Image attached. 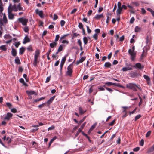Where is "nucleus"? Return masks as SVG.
Returning <instances> with one entry per match:
<instances>
[{
	"instance_id": "obj_1",
	"label": "nucleus",
	"mask_w": 154,
	"mask_h": 154,
	"mask_svg": "<svg viewBox=\"0 0 154 154\" xmlns=\"http://www.w3.org/2000/svg\"><path fill=\"white\" fill-rule=\"evenodd\" d=\"M9 6H11L10 8H11V11L17 12L18 11H24V9L22 7L21 4L20 3H19L17 5L14 4L12 6H11V4H10Z\"/></svg>"
},
{
	"instance_id": "obj_2",
	"label": "nucleus",
	"mask_w": 154,
	"mask_h": 154,
	"mask_svg": "<svg viewBox=\"0 0 154 154\" xmlns=\"http://www.w3.org/2000/svg\"><path fill=\"white\" fill-rule=\"evenodd\" d=\"M127 88L132 89L134 91H137L136 88H137L140 90H141V88L140 86L137 85L135 84L132 83H129L126 85Z\"/></svg>"
},
{
	"instance_id": "obj_3",
	"label": "nucleus",
	"mask_w": 154,
	"mask_h": 154,
	"mask_svg": "<svg viewBox=\"0 0 154 154\" xmlns=\"http://www.w3.org/2000/svg\"><path fill=\"white\" fill-rule=\"evenodd\" d=\"M8 23V20L6 17L5 13H4L3 19L0 18V28L2 30L3 29L2 26H5Z\"/></svg>"
},
{
	"instance_id": "obj_4",
	"label": "nucleus",
	"mask_w": 154,
	"mask_h": 154,
	"mask_svg": "<svg viewBox=\"0 0 154 154\" xmlns=\"http://www.w3.org/2000/svg\"><path fill=\"white\" fill-rule=\"evenodd\" d=\"M135 47L133 46L132 49H130L128 50V53L131 55V59L132 61L134 60L135 57L136 56V53L134 51Z\"/></svg>"
},
{
	"instance_id": "obj_5",
	"label": "nucleus",
	"mask_w": 154,
	"mask_h": 154,
	"mask_svg": "<svg viewBox=\"0 0 154 154\" xmlns=\"http://www.w3.org/2000/svg\"><path fill=\"white\" fill-rule=\"evenodd\" d=\"M10 7L11 6H9L8 8V17L9 19L12 20L14 18V15L12 13L13 11H11V8H10Z\"/></svg>"
},
{
	"instance_id": "obj_6",
	"label": "nucleus",
	"mask_w": 154,
	"mask_h": 154,
	"mask_svg": "<svg viewBox=\"0 0 154 154\" xmlns=\"http://www.w3.org/2000/svg\"><path fill=\"white\" fill-rule=\"evenodd\" d=\"M126 65L127 67H124L122 68V70L123 71H126L128 70H132L133 69L132 67H133L132 65L131 64L126 63Z\"/></svg>"
},
{
	"instance_id": "obj_7",
	"label": "nucleus",
	"mask_w": 154,
	"mask_h": 154,
	"mask_svg": "<svg viewBox=\"0 0 154 154\" xmlns=\"http://www.w3.org/2000/svg\"><path fill=\"white\" fill-rule=\"evenodd\" d=\"M18 20L23 25L25 26L27 25L28 21L27 19L23 17L19 18Z\"/></svg>"
},
{
	"instance_id": "obj_8",
	"label": "nucleus",
	"mask_w": 154,
	"mask_h": 154,
	"mask_svg": "<svg viewBox=\"0 0 154 154\" xmlns=\"http://www.w3.org/2000/svg\"><path fill=\"white\" fill-rule=\"evenodd\" d=\"M73 66L72 64L69 65L67 67V71L66 72L67 75L71 76L72 72Z\"/></svg>"
},
{
	"instance_id": "obj_9",
	"label": "nucleus",
	"mask_w": 154,
	"mask_h": 154,
	"mask_svg": "<svg viewBox=\"0 0 154 154\" xmlns=\"http://www.w3.org/2000/svg\"><path fill=\"white\" fill-rule=\"evenodd\" d=\"M13 116V114L11 113L8 112L4 117V119L8 121L11 120Z\"/></svg>"
},
{
	"instance_id": "obj_10",
	"label": "nucleus",
	"mask_w": 154,
	"mask_h": 154,
	"mask_svg": "<svg viewBox=\"0 0 154 154\" xmlns=\"http://www.w3.org/2000/svg\"><path fill=\"white\" fill-rule=\"evenodd\" d=\"M134 68H138L140 69H141L143 68V66H142L141 64L140 63H137L134 66H133Z\"/></svg>"
},
{
	"instance_id": "obj_11",
	"label": "nucleus",
	"mask_w": 154,
	"mask_h": 154,
	"mask_svg": "<svg viewBox=\"0 0 154 154\" xmlns=\"http://www.w3.org/2000/svg\"><path fill=\"white\" fill-rule=\"evenodd\" d=\"M66 61V57H63L61 60V61L60 64V70L61 71L62 70V67L64 65V64Z\"/></svg>"
},
{
	"instance_id": "obj_12",
	"label": "nucleus",
	"mask_w": 154,
	"mask_h": 154,
	"mask_svg": "<svg viewBox=\"0 0 154 154\" xmlns=\"http://www.w3.org/2000/svg\"><path fill=\"white\" fill-rule=\"evenodd\" d=\"M36 13L38 14L41 18L43 17V13L42 11H39L38 9H36L35 10Z\"/></svg>"
},
{
	"instance_id": "obj_13",
	"label": "nucleus",
	"mask_w": 154,
	"mask_h": 154,
	"mask_svg": "<svg viewBox=\"0 0 154 154\" xmlns=\"http://www.w3.org/2000/svg\"><path fill=\"white\" fill-rule=\"evenodd\" d=\"M40 54V51L38 49H37L35 51V54L34 58H38Z\"/></svg>"
},
{
	"instance_id": "obj_14",
	"label": "nucleus",
	"mask_w": 154,
	"mask_h": 154,
	"mask_svg": "<svg viewBox=\"0 0 154 154\" xmlns=\"http://www.w3.org/2000/svg\"><path fill=\"white\" fill-rule=\"evenodd\" d=\"M85 59L84 57H82L79 60H78L76 63V64L77 65H78L79 63H82L84 61Z\"/></svg>"
},
{
	"instance_id": "obj_15",
	"label": "nucleus",
	"mask_w": 154,
	"mask_h": 154,
	"mask_svg": "<svg viewBox=\"0 0 154 154\" xmlns=\"http://www.w3.org/2000/svg\"><path fill=\"white\" fill-rule=\"evenodd\" d=\"M29 41L30 39L29 37L27 36H26L24 38V41L23 42V43L24 44H25L27 42H29Z\"/></svg>"
},
{
	"instance_id": "obj_16",
	"label": "nucleus",
	"mask_w": 154,
	"mask_h": 154,
	"mask_svg": "<svg viewBox=\"0 0 154 154\" xmlns=\"http://www.w3.org/2000/svg\"><path fill=\"white\" fill-rule=\"evenodd\" d=\"M122 11V8H118L116 11V14L117 16H120V14H121Z\"/></svg>"
},
{
	"instance_id": "obj_17",
	"label": "nucleus",
	"mask_w": 154,
	"mask_h": 154,
	"mask_svg": "<svg viewBox=\"0 0 154 154\" xmlns=\"http://www.w3.org/2000/svg\"><path fill=\"white\" fill-rule=\"evenodd\" d=\"M57 45V43L55 42H53L50 44V46L51 48H53Z\"/></svg>"
},
{
	"instance_id": "obj_18",
	"label": "nucleus",
	"mask_w": 154,
	"mask_h": 154,
	"mask_svg": "<svg viewBox=\"0 0 154 154\" xmlns=\"http://www.w3.org/2000/svg\"><path fill=\"white\" fill-rule=\"evenodd\" d=\"M17 52L16 50L13 48L12 49L11 54L13 56H15L17 54Z\"/></svg>"
},
{
	"instance_id": "obj_19",
	"label": "nucleus",
	"mask_w": 154,
	"mask_h": 154,
	"mask_svg": "<svg viewBox=\"0 0 154 154\" xmlns=\"http://www.w3.org/2000/svg\"><path fill=\"white\" fill-rule=\"evenodd\" d=\"M111 66V63L109 62H106L104 65V66L106 68H110Z\"/></svg>"
},
{
	"instance_id": "obj_20",
	"label": "nucleus",
	"mask_w": 154,
	"mask_h": 154,
	"mask_svg": "<svg viewBox=\"0 0 154 154\" xmlns=\"http://www.w3.org/2000/svg\"><path fill=\"white\" fill-rule=\"evenodd\" d=\"M79 113L81 115H82L84 113L86 112V110H83L81 107H79Z\"/></svg>"
},
{
	"instance_id": "obj_21",
	"label": "nucleus",
	"mask_w": 154,
	"mask_h": 154,
	"mask_svg": "<svg viewBox=\"0 0 154 154\" xmlns=\"http://www.w3.org/2000/svg\"><path fill=\"white\" fill-rule=\"evenodd\" d=\"M143 77L147 81V83L149 84L150 81V79L149 77L147 75H144Z\"/></svg>"
},
{
	"instance_id": "obj_22",
	"label": "nucleus",
	"mask_w": 154,
	"mask_h": 154,
	"mask_svg": "<svg viewBox=\"0 0 154 154\" xmlns=\"http://www.w3.org/2000/svg\"><path fill=\"white\" fill-rule=\"evenodd\" d=\"M103 17V14H97L94 17V18L97 19H99Z\"/></svg>"
},
{
	"instance_id": "obj_23",
	"label": "nucleus",
	"mask_w": 154,
	"mask_h": 154,
	"mask_svg": "<svg viewBox=\"0 0 154 154\" xmlns=\"http://www.w3.org/2000/svg\"><path fill=\"white\" fill-rule=\"evenodd\" d=\"M0 49L4 51H6L7 50L6 45H1L0 46Z\"/></svg>"
},
{
	"instance_id": "obj_24",
	"label": "nucleus",
	"mask_w": 154,
	"mask_h": 154,
	"mask_svg": "<svg viewBox=\"0 0 154 154\" xmlns=\"http://www.w3.org/2000/svg\"><path fill=\"white\" fill-rule=\"evenodd\" d=\"M15 63L18 64H20V62L19 58L18 57H16L15 59Z\"/></svg>"
},
{
	"instance_id": "obj_25",
	"label": "nucleus",
	"mask_w": 154,
	"mask_h": 154,
	"mask_svg": "<svg viewBox=\"0 0 154 154\" xmlns=\"http://www.w3.org/2000/svg\"><path fill=\"white\" fill-rule=\"evenodd\" d=\"M55 98V96H54L51 98L47 102V103L48 104H50L53 101Z\"/></svg>"
},
{
	"instance_id": "obj_26",
	"label": "nucleus",
	"mask_w": 154,
	"mask_h": 154,
	"mask_svg": "<svg viewBox=\"0 0 154 154\" xmlns=\"http://www.w3.org/2000/svg\"><path fill=\"white\" fill-rule=\"evenodd\" d=\"M25 51V48L23 47H21L20 48L19 54H23Z\"/></svg>"
},
{
	"instance_id": "obj_27",
	"label": "nucleus",
	"mask_w": 154,
	"mask_h": 154,
	"mask_svg": "<svg viewBox=\"0 0 154 154\" xmlns=\"http://www.w3.org/2000/svg\"><path fill=\"white\" fill-rule=\"evenodd\" d=\"M57 137L56 136L54 137L52 139H51L49 142V146L51 145L52 143L57 139Z\"/></svg>"
},
{
	"instance_id": "obj_28",
	"label": "nucleus",
	"mask_w": 154,
	"mask_h": 154,
	"mask_svg": "<svg viewBox=\"0 0 154 154\" xmlns=\"http://www.w3.org/2000/svg\"><path fill=\"white\" fill-rule=\"evenodd\" d=\"M26 93L29 95H31L34 94L35 93V92L34 91H26Z\"/></svg>"
},
{
	"instance_id": "obj_29",
	"label": "nucleus",
	"mask_w": 154,
	"mask_h": 154,
	"mask_svg": "<svg viewBox=\"0 0 154 154\" xmlns=\"http://www.w3.org/2000/svg\"><path fill=\"white\" fill-rule=\"evenodd\" d=\"M11 36L9 34H5L4 36V38L5 39L10 38Z\"/></svg>"
},
{
	"instance_id": "obj_30",
	"label": "nucleus",
	"mask_w": 154,
	"mask_h": 154,
	"mask_svg": "<svg viewBox=\"0 0 154 154\" xmlns=\"http://www.w3.org/2000/svg\"><path fill=\"white\" fill-rule=\"evenodd\" d=\"M83 42L85 45H86L88 43V39L86 37H84L83 38Z\"/></svg>"
},
{
	"instance_id": "obj_31",
	"label": "nucleus",
	"mask_w": 154,
	"mask_h": 154,
	"mask_svg": "<svg viewBox=\"0 0 154 154\" xmlns=\"http://www.w3.org/2000/svg\"><path fill=\"white\" fill-rule=\"evenodd\" d=\"M96 125V124H94L89 129V131H92L94 129V128Z\"/></svg>"
},
{
	"instance_id": "obj_32",
	"label": "nucleus",
	"mask_w": 154,
	"mask_h": 154,
	"mask_svg": "<svg viewBox=\"0 0 154 154\" xmlns=\"http://www.w3.org/2000/svg\"><path fill=\"white\" fill-rule=\"evenodd\" d=\"M20 82L23 83V85H26V83L25 82L24 79L22 78H20Z\"/></svg>"
},
{
	"instance_id": "obj_33",
	"label": "nucleus",
	"mask_w": 154,
	"mask_h": 154,
	"mask_svg": "<svg viewBox=\"0 0 154 154\" xmlns=\"http://www.w3.org/2000/svg\"><path fill=\"white\" fill-rule=\"evenodd\" d=\"M37 59L38 58H34V61L33 63V65L34 66H36L37 63Z\"/></svg>"
},
{
	"instance_id": "obj_34",
	"label": "nucleus",
	"mask_w": 154,
	"mask_h": 154,
	"mask_svg": "<svg viewBox=\"0 0 154 154\" xmlns=\"http://www.w3.org/2000/svg\"><path fill=\"white\" fill-rule=\"evenodd\" d=\"M69 35V34H66L64 35L63 36H61L60 37V39L59 40L60 41H61L62 39H64L65 38L68 36Z\"/></svg>"
},
{
	"instance_id": "obj_35",
	"label": "nucleus",
	"mask_w": 154,
	"mask_h": 154,
	"mask_svg": "<svg viewBox=\"0 0 154 154\" xmlns=\"http://www.w3.org/2000/svg\"><path fill=\"white\" fill-rule=\"evenodd\" d=\"M78 27L80 29L83 28V25L81 23H79Z\"/></svg>"
},
{
	"instance_id": "obj_36",
	"label": "nucleus",
	"mask_w": 154,
	"mask_h": 154,
	"mask_svg": "<svg viewBox=\"0 0 154 154\" xmlns=\"http://www.w3.org/2000/svg\"><path fill=\"white\" fill-rule=\"evenodd\" d=\"M63 45H61L59 47L58 50V52H60L62 51L63 49Z\"/></svg>"
},
{
	"instance_id": "obj_37",
	"label": "nucleus",
	"mask_w": 154,
	"mask_h": 154,
	"mask_svg": "<svg viewBox=\"0 0 154 154\" xmlns=\"http://www.w3.org/2000/svg\"><path fill=\"white\" fill-rule=\"evenodd\" d=\"M103 87H104L105 88H106V89L109 92H110L111 93L113 91V90L112 89H111V88H108V87H106L105 86V85H103Z\"/></svg>"
},
{
	"instance_id": "obj_38",
	"label": "nucleus",
	"mask_w": 154,
	"mask_h": 154,
	"mask_svg": "<svg viewBox=\"0 0 154 154\" xmlns=\"http://www.w3.org/2000/svg\"><path fill=\"white\" fill-rule=\"evenodd\" d=\"M86 28H87V32L88 33V34L90 33L91 32V31L89 29V27L88 26H86Z\"/></svg>"
},
{
	"instance_id": "obj_39",
	"label": "nucleus",
	"mask_w": 154,
	"mask_h": 154,
	"mask_svg": "<svg viewBox=\"0 0 154 154\" xmlns=\"http://www.w3.org/2000/svg\"><path fill=\"white\" fill-rule=\"evenodd\" d=\"M79 35V34H77L76 33H74L73 34V35L72 38L73 39V38H75Z\"/></svg>"
},
{
	"instance_id": "obj_40",
	"label": "nucleus",
	"mask_w": 154,
	"mask_h": 154,
	"mask_svg": "<svg viewBox=\"0 0 154 154\" xmlns=\"http://www.w3.org/2000/svg\"><path fill=\"white\" fill-rule=\"evenodd\" d=\"M141 117L140 115L139 114L137 115L135 118V121H137L138 119H139Z\"/></svg>"
},
{
	"instance_id": "obj_41",
	"label": "nucleus",
	"mask_w": 154,
	"mask_h": 154,
	"mask_svg": "<svg viewBox=\"0 0 154 154\" xmlns=\"http://www.w3.org/2000/svg\"><path fill=\"white\" fill-rule=\"evenodd\" d=\"M154 151V148L153 146L151 147L148 150V152H153Z\"/></svg>"
},
{
	"instance_id": "obj_42",
	"label": "nucleus",
	"mask_w": 154,
	"mask_h": 154,
	"mask_svg": "<svg viewBox=\"0 0 154 154\" xmlns=\"http://www.w3.org/2000/svg\"><path fill=\"white\" fill-rule=\"evenodd\" d=\"M23 29L24 31L26 32H27L29 30V29L28 26H25V27L23 28Z\"/></svg>"
},
{
	"instance_id": "obj_43",
	"label": "nucleus",
	"mask_w": 154,
	"mask_h": 154,
	"mask_svg": "<svg viewBox=\"0 0 154 154\" xmlns=\"http://www.w3.org/2000/svg\"><path fill=\"white\" fill-rule=\"evenodd\" d=\"M105 85H107L108 86H110L112 85V82H107L105 83Z\"/></svg>"
},
{
	"instance_id": "obj_44",
	"label": "nucleus",
	"mask_w": 154,
	"mask_h": 154,
	"mask_svg": "<svg viewBox=\"0 0 154 154\" xmlns=\"http://www.w3.org/2000/svg\"><path fill=\"white\" fill-rule=\"evenodd\" d=\"M59 38H60V36L59 35H57L56 36L54 42H56L58 40Z\"/></svg>"
},
{
	"instance_id": "obj_45",
	"label": "nucleus",
	"mask_w": 154,
	"mask_h": 154,
	"mask_svg": "<svg viewBox=\"0 0 154 154\" xmlns=\"http://www.w3.org/2000/svg\"><path fill=\"white\" fill-rule=\"evenodd\" d=\"M65 23V22L64 20H61L60 21V23L61 26L62 27L64 25Z\"/></svg>"
},
{
	"instance_id": "obj_46",
	"label": "nucleus",
	"mask_w": 154,
	"mask_h": 154,
	"mask_svg": "<svg viewBox=\"0 0 154 154\" xmlns=\"http://www.w3.org/2000/svg\"><path fill=\"white\" fill-rule=\"evenodd\" d=\"M140 29V28L138 26H137L135 28V32H137L139 31Z\"/></svg>"
},
{
	"instance_id": "obj_47",
	"label": "nucleus",
	"mask_w": 154,
	"mask_h": 154,
	"mask_svg": "<svg viewBox=\"0 0 154 154\" xmlns=\"http://www.w3.org/2000/svg\"><path fill=\"white\" fill-rule=\"evenodd\" d=\"M135 20V19L134 17H132L130 21V23L131 24H132L134 22Z\"/></svg>"
},
{
	"instance_id": "obj_48",
	"label": "nucleus",
	"mask_w": 154,
	"mask_h": 154,
	"mask_svg": "<svg viewBox=\"0 0 154 154\" xmlns=\"http://www.w3.org/2000/svg\"><path fill=\"white\" fill-rule=\"evenodd\" d=\"M20 43L19 42H15L14 43V45L16 47V48H18V46L20 45Z\"/></svg>"
},
{
	"instance_id": "obj_49",
	"label": "nucleus",
	"mask_w": 154,
	"mask_h": 154,
	"mask_svg": "<svg viewBox=\"0 0 154 154\" xmlns=\"http://www.w3.org/2000/svg\"><path fill=\"white\" fill-rule=\"evenodd\" d=\"M144 141L143 139H141L140 141V145L141 146H143L144 145Z\"/></svg>"
},
{
	"instance_id": "obj_50",
	"label": "nucleus",
	"mask_w": 154,
	"mask_h": 154,
	"mask_svg": "<svg viewBox=\"0 0 154 154\" xmlns=\"http://www.w3.org/2000/svg\"><path fill=\"white\" fill-rule=\"evenodd\" d=\"M78 44L79 45L80 47H81V46L82 45V43L80 39H79L77 41Z\"/></svg>"
},
{
	"instance_id": "obj_51",
	"label": "nucleus",
	"mask_w": 154,
	"mask_h": 154,
	"mask_svg": "<svg viewBox=\"0 0 154 154\" xmlns=\"http://www.w3.org/2000/svg\"><path fill=\"white\" fill-rule=\"evenodd\" d=\"M3 5L1 3L0 4V11H3Z\"/></svg>"
},
{
	"instance_id": "obj_52",
	"label": "nucleus",
	"mask_w": 154,
	"mask_h": 154,
	"mask_svg": "<svg viewBox=\"0 0 154 154\" xmlns=\"http://www.w3.org/2000/svg\"><path fill=\"white\" fill-rule=\"evenodd\" d=\"M85 118H86V117H84L83 119L80 120L79 122V123H78V124L79 125H80L83 122V121L85 120Z\"/></svg>"
},
{
	"instance_id": "obj_53",
	"label": "nucleus",
	"mask_w": 154,
	"mask_h": 154,
	"mask_svg": "<svg viewBox=\"0 0 154 154\" xmlns=\"http://www.w3.org/2000/svg\"><path fill=\"white\" fill-rule=\"evenodd\" d=\"M115 122V120H113L109 124V126H112L114 124Z\"/></svg>"
},
{
	"instance_id": "obj_54",
	"label": "nucleus",
	"mask_w": 154,
	"mask_h": 154,
	"mask_svg": "<svg viewBox=\"0 0 154 154\" xmlns=\"http://www.w3.org/2000/svg\"><path fill=\"white\" fill-rule=\"evenodd\" d=\"M77 11V9L76 8H74L71 11L70 13L71 14H72L75 13Z\"/></svg>"
},
{
	"instance_id": "obj_55",
	"label": "nucleus",
	"mask_w": 154,
	"mask_h": 154,
	"mask_svg": "<svg viewBox=\"0 0 154 154\" xmlns=\"http://www.w3.org/2000/svg\"><path fill=\"white\" fill-rule=\"evenodd\" d=\"M11 111L12 112L15 113L16 112L17 110L15 108H14L11 109Z\"/></svg>"
},
{
	"instance_id": "obj_56",
	"label": "nucleus",
	"mask_w": 154,
	"mask_h": 154,
	"mask_svg": "<svg viewBox=\"0 0 154 154\" xmlns=\"http://www.w3.org/2000/svg\"><path fill=\"white\" fill-rule=\"evenodd\" d=\"M58 16H57L56 14H54V18H53V20H56L58 18Z\"/></svg>"
},
{
	"instance_id": "obj_57",
	"label": "nucleus",
	"mask_w": 154,
	"mask_h": 154,
	"mask_svg": "<svg viewBox=\"0 0 154 154\" xmlns=\"http://www.w3.org/2000/svg\"><path fill=\"white\" fill-rule=\"evenodd\" d=\"M140 148L139 147H136L133 149V151L135 152H137L139 150Z\"/></svg>"
},
{
	"instance_id": "obj_58",
	"label": "nucleus",
	"mask_w": 154,
	"mask_h": 154,
	"mask_svg": "<svg viewBox=\"0 0 154 154\" xmlns=\"http://www.w3.org/2000/svg\"><path fill=\"white\" fill-rule=\"evenodd\" d=\"M103 87L100 86L98 87V89L100 90V91H104L105 90L104 88Z\"/></svg>"
},
{
	"instance_id": "obj_59",
	"label": "nucleus",
	"mask_w": 154,
	"mask_h": 154,
	"mask_svg": "<svg viewBox=\"0 0 154 154\" xmlns=\"http://www.w3.org/2000/svg\"><path fill=\"white\" fill-rule=\"evenodd\" d=\"M93 38H94L95 40L97 39V33H95L93 36Z\"/></svg>"
},
{
	"instance_id": "obj_60",
	"label": "nucleus",
	"mask_w": 154,
	"mask_h": 154,
	"mask_svg": "<svg viewBox=\"0 0 154 154\" xmlns=\"http://www.w3.org/2000/svg\"><path fill=\"white\" fill-rule=\"evenodd\" d=\"M54 126H51L50 127H49L48 128V131H49L50 130H53L54 129Z\"/></svg>"
},
{
	"instance_id": "obj_61",
	"label": "nucleus",
	"mask_w": 154,
	"mask_h": 154,
	"mask_svg": "<svg viewBox=\"0 0 154 154\" xmlns=\"http://www.w3.org/2000/svg\"><path fill=\"white\" fill-rule=\"evenodd\" d=\"M69 42L68 41L66 40H63L62 41V43L64 44V43H66L67 44H68Z\"/></svg>"
},
{
	"instance_id": "obj_62",
	"label": "nucleus",
	"mask_w": 154,
	"mask_h": 154,
	"mask_svg": "<svg viewBox=\"0 0 154 154\" xmlns=\"http://www.w3.org/2000/svg\"><path fill=\"white\" fill-rule=\"evenodd\" d=\"M151 134V131H148L146 133V137H149L150 134Z\"/></svg>"
},
{
	"instance_id": "obj_63",
	"label": "nucleus",
	"mask_w": 154,
	"mask_h": 154,
	"mask_svg": "<svg viewBox=\"0 0 154 154\" xmlns=\"http://www.w3.org/2000/svg\"><path fill=\"white\" fill-rule=\"evenodd\" d=\"M92 10H90L88 13V16H89L91 15L92 14Z\"/></svg>"
},
{
	"instance_id": "obj_64",
	"label": "nucleus",
	"mask_w": 154,
	"mask_h": 154,
	"mask_svg": "<svg viewBox=\"0 0 154 154\" xmlns=\"http://www.w3.org/2000/svg\"><path fill=\"white\" fill-rule=\"evenodd\" d=\"M95 31L96 32V33H98L100 32V30L99 29H95Z\"/></svg>"
}]
</instances>
